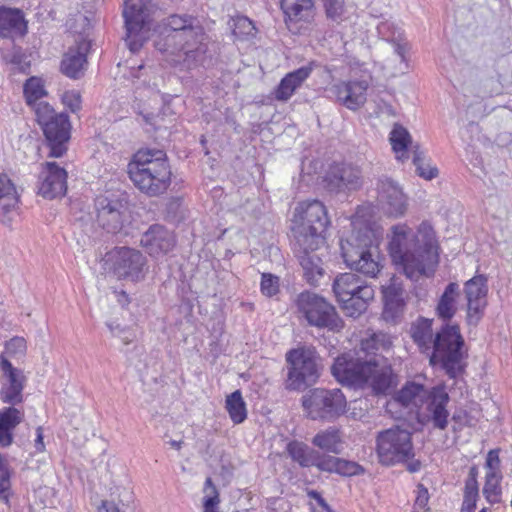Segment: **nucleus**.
<instances>
[{
    "label": "nucleus",
    "instance_id": "f257e3e1",
    "mask_svg": "<svg viewBox=\"0 0 512 512\" xmlns=\"http://www.w3.org/2000/svg\"><path fill=\"white\" fill-rule=\"evenodd\" d=\"M292 228V250L310 285H317L324 276L323 261L317 251L325 244V232L330 224L326 207L319 200L298 204Z\"/></svg>",
    "mask_w": 512,
    "mask_h": 512
},
{
    "label": "nucleus",
    "instance_id": "f03ea898",
    "mask_svg": "<svg viewBox=\"0 0 512 512\" xmlns=\"http://www.w3.org/2000/svg\"><path fill=\"white\" fill-rule=\"evenodd\" d=\"M389 254L411 281L433 276L439 262L433 227L423 221L415 233L406 224L392 226Z\"/></svg>",
    "mask_w": 512,
    "mask_h": 512
},
{
    "label": "nucleus",
    "instance_id": "7ed1b4c3",
    "mask_svg": "<svg viewBox=\"0 0 512 512\" xmlns=\"http://www.w3.org/2000/svg\"><path fill=\"white\" fill-rule=\"evenodd\" d=\"M331 373L340 383L368 387L377 396L387 395L397 386V375L388 358L355 364L347 363L344 358H336Z\"/></svg>",
    "mask_w": 512,
    "mask_h": 512
},
{
    "label": "nucleus",
    "instance_id": "20e7f679",
    "mask_svg": "<svg viewBox=\"0 0 512 512\" xmlns=\"http://www.w3.org/2000/svg\"><path fill=\"white\" fill-rule=\"evenodd\" d=\"M129 178L142 193L158 196L166 192L171 183V169L162 150L141 149L128 163Z\"/></svg>",
    "mask_w": 512,
    "mask_h": 512
},
{
    "label": "nucleus",
    "instance_id": "39448f33",
    "mask_svg": "<svg viewBox=\"0 0 512 512\" xmlns=\"http://www.w3.org/2000/svg\"><path fill=\"white\" fill-rule=\"evenodd\" d=\"M379 243V237L373 229L365 226L353 230L349 236L340 240L345 264L365 276L376 277L382 268Z\"/></svg>",
    "mask_w": 512,
    "mask_h": 512
},
{
    "label": "nucleus",
    "instance_id": "423d86ee",
    "mask_svg": "<svg viewBox=\"0 0 512 512\" xmlns=\"http://www.w3.org/2000/svg\"><path fill=\"white\" fill-rule=\"evenodd\" d=\"M465 341L457 324H443L433 340L429 363L439 366L450 379H456L464 372L466 357Z\"/></svg>",
    "mask_w": 512,
    "mask_h": 512
},
{
    "label": "nucleus",
    "instance_id": "0eeeda50",
    "mask_svg": "<svg viewBox=\"0 0 512 512\" xmlns=\"http://www.w3.org/2000/svg\"><path fill=\"white\" fill-rule=\"evenodd\" d=\"M195 19L188 14H172L162 21L160 33L164 35L165 42L156 43L161 52H183L184 61H200L199 56L203 51L200 47L190 49L191 41L198 35V29L194 25Z\"/></svg>",
    "mask_w": 512,
    "mask_h": 512
},
{
    "label": "nucleus",
    "instance_id": "6e6552de",
    "mask_svg": "<svg viewBox=\"0 0 512 512\" xmlns=\"http://www.w3.org/2000/svg\"><path fill=\"white\" fill-rule=\"evenodd\" d=\"M104 271L117 280L140 282L148 273L146 256L138 249L115 246L107 251L101 260Z\"/></svg>",
    "mask_w": 512,
    "mask_h": 512
},
{
    "label": "nucleus",
    "instance_id": "1a4fd4ad",
    "mask_svg": "<svg viewBox=\"0 0 512 512\" xmlns=\"http://www.w3.org/2000/svg\"><path fill=\"white\" fill-rule=\"evenodd\" d=\"M332 289L341 309L353 318L365 312L374 298L373 287L352 272L339 274L333 281Z\"/></svg>",
    "mask_w": 512,
    "mask_h": 512
},
{
    "label": "nucleus",
    "instance_id": "9d476101",
    "mask_svg": "<svg viewBox=\"0 0 512 512\" xmlns=\"http://www.w3.org/2000/svg\"><path fill=\"white\" fill-rule=\"evenodd\" d=\"M155 9L153 0H125V41L132 53H137L149 39Z\"/></svg>",
    "mask_w": 512,
    "mask_h": 512
},
{
    "label": "nucleus",
    "instance_id": "9b49d317",
    "mask_svg": "<svg viewBox=\"0 0 512 512\" xmlns=\"http://www.w3.org/2000/svg\"><path fill=\"white\" fill-rule=\"evenodd\" d=\"M35 117L49 148L48 156L62 157L68 150L67 144L71 137L69 116L64 112L57 113L51 105H42L38 107Z\"/></svg>",
    "mask_w": 512,
    "mask_h": 512
},
{
    "label": "nucleus",
    "instance_id": "f8f14e48",
    "mask_svg": "<svg viewBox=\"0 0 512 512\" xmlns=\"http://www.w3.org/2000/svg\"><path fill=\"white\" fill-rule=\"evenodd\" d=\"M298 311L307 320L308 324L320 329L339 332L344 322L338 315L335 307L324 297L310 292H301L295 301Z\"/></svg>",
    "mask_w": 512,
    "mask_h": 512
},
{
    "label": "nucleus",
    "instance_id": "ddd939ff",
    "mask_svg": "<svg viewBox=\"0 0 512 512\" xmlns=\"http://www.w3.org/2000/svg\"><path fill=\"white\" fill-rule=\"evenodd\" d=\"M302 405L312 420L330 422L346 412L347 401L338 388H315L303 396Z\"/></svg>",
    "mask_w": 512,
    "mask_h": 512
},
{
    "label": "nucleus",
    "instance_id": "4468645a",
    "mask_svg": "<svg viewBox=\"0 0 512 512\" xmlns=\"http://www.w3.org/2000/svg\"><path fill=\"white\" fill-rule=\"evenodd\" d=\"M315 351L306 348L292 349L286 354L289 365L286 388L301 391L313 385L319 378Z\"/></svg>",
    "mask_w": 512,
    "mask_h": 512
},
{
    "label": "nucleus",
    "instance_id": "2eb2a0df",
    "mask_svg": "<svg viewBox=\"0 0 512 512\" xmlns=\"http://www.w3.org/2000/svg\"><path fill=\"white\" fill-rule=\"evenodd\" d=\"M376 451L384 465L407 462L414 457L410 432L399 428L380 432L376 438Z\"/></svg>",
    "mask_w": 512,
    "mask_h": 512
},
{
    "label": "nucleus",
    "instance_id": "dca6fc26",
    "mask_svg": "<svg viewBox=\"0 0 512 512\" xmlns=\"http://www.w3.org/2000/svg\"><path fill=\"white\" fill-rule=\"evenodd\" d=\"M391 346L392 340L387 333L371 332L361 339L358 349L337 358H344L349 364L372 362L376 358H386L383 353L389 351Z\"/></svg>",
    "mask_w": 512,
    "mask_h": 512
},
{
    "label": "nucleus",
    "instance_id": "f3484780",
    "mask_svg": "<svg viewBox=\"0 0 512 512\" xmlns=\"http://www.w3.org/2000/svg\"><path fill=\"white\" fill-rule=\"evenodd\" d=\"M324 187L330 192L356 190L362 185L359 167L346 162L332 163L323 177Z\"/></svg>",
    "mask_w": 512,
    "mask_h": 512
},
{
    "label": "nucleus",
    "instance_id": "a211bd4d",
    "mask_svg": "<svg viewBox=\"0 0 512 512\" xmlns=\"http://www.w3.org/2000/svg\"><path fill=\"white\" fill-rule=\"evenodd\" d=\"M488 279L485 275L478 274L464 284V292L467 300V322L469 325H477L484 315L487 306Z\"/></svg>",
    "mask_w": 512,
    "mask_h": 512
},
{
    "label": "nucleus",
    "instance_id": "6ab92c4d",
    "mask_svg": "<svg viewBox=\"0 0 512 512\" xmlns=\"http://www.w3.org/2000/svg\"><path fill=\"white\" fill-rule=\"evenodd\" d=\"M96 220L108 233H117L122 229L126 203L119 198L98 196L95 199Z\"/></svg>",
    "mask_w": 512,
    "mask_h": 512
},
{
    "label": "nucleus",
    "instance_id": "aec40b11",
    "mask_svg": "<svg viewBox=\"0 0 512 512\" xmlns=\"http://www.w3.org/2000/svg\"><path fill=\"white\" fill-rule=\"evenodd\" d=\"M378 203L382 210L392 217L404 215L407 198L397 182L389 177H381L377 183Z\"/></svg>",
    "mask_w": 512,
    "mask_h": 512
},
{
    "label": "nucleus",
    "instance_id": "412c9836",
    "mask_svg": "<svg viewBox=\"0 0 512 512\" xmlns=\"http://www.w3.org/2000/svg\"><path fill=\"white\" fill-rule=\"evenodd\" d=\"M67 178V171L58 163L45 162L41 164L39 194L46 199L64 196L67 192Z\"/></svg>",
    "mask_w": 512,
    "mask_h": 512
},
{
    "label": "nucleus",
    "instance_id": "4be33fe9",
    "mask_svg": "<svg viewBox=\"0 0 512 512\" xmlns=\"http://www.w3.org/2000/svg\"><path fill=\"white\" fill-rule=\"evenodd\" d=\"M140 245L151 257H160L174 249L176 237L165 226L153 224L142 234Z\"/></svg>",
    "mask_w": 512,
    "mask_h": 512
},
{
    "label": "nucleus",
    "instance_id": "5701e85b",
    "mask_svg": "<svg viewBox=\"0 0 512 512\" xmlns=\"http://www.w3.org/2000/svg\"><path fill=\"white\" fill-rule=\"evenodd\" d=\"M0 368L5 382L0 390V400L8 405L16 406L23 402L24 377L21 370L15 368L5 357L1 358Z\"/></svg>",
    "mask_w": 512,
    "mask_h": 512
},
{
    "label": "nucleus",
    "instance_id": "b1692460",
    "mask_svg": "<svg viewBox=\"0 0 512 512\" xmlns=\"http://www.w3.org/2000/svg\"><path fill=\"white\" fill-rule=\"evenodd\" d=\"M368 83L364 80L339 81L329 91L337 101L349 110L355 111L366 102Z\"/></svg>",
    "mask_w": 512,
    "mask_h": 512
},
{
    "label": "nucleus",
    "instance_id": "393cba45",
    "mask_svg": "<svg viewBox=\"0 0 512 512\" xmlns=\"http://www.w3.org/2000/svg\"><path fill=\"white\" fill-rule=\"evenodd\" d=\"M91 49V42L85 38H81L76 45L70 47L63 55L60 70L70 79H80L84 75L87 65V54Z\"/></svg>",
    "mask_w": 512,
    "mask_h": 512
},
{
    "label": "nucleus",
    "instance_id": "a878e982",
    "mask_svg": "<svg viewBox=\"0 0 512 512\" xmlns=\"http://www.w3.org/2000/svg\"><path fill=\"white\" fill-rule=\"evenodd\" d=\"M449 400L450 396L444 385L434 386L430 390L426 409L430 414L434 428L439 430L447 428L449 417L447 405Z\"/></svg>",
    "mask_w": 512,
    "mask_h": 512
},
{
    "label": "nucleus",
    "instance_id": "bb28decb",
    "mask_svg": "<svg viewBox=\"0 0 512 512\" xmlns=\"http://www.w3.org/2000/svg\"><path fill=\"white\" fill-rule=\"evenodd\" d=\"M314 62L287 73L274 90V97L278 101H288L295 91L310 77Z\"/></svg>",
    "mask_w": 512,
    "mask_h": 512
},
{
    "label": "nucleus",
    "instance_id": "cd10ccee",
    "mask_svg": "<svg viewBox=\"0 0 512 512\" xmlns=\"http://www.w3.org/2000/svg\"><path fill=\"white\" fill-rule=\"evenodd\" d=\"M24 411L10 405L0 409V446L8 447L13 443L14 430L23 421Z\"/></svg>",
    "mask_w": 512,
    "mask_h": 512
},
{
    "label": "nucleus",
    "instance_id": "c85d7f7f",
    "mask_svg": "<svg viewBox=\"0 0 512 512\" xmlns=\"http://www.w3.org/2000/svg\"><path fill=\"white\" fill-rule=\"evenodd\" d=\"M460 289L456 282H450L444 289L436 305V315L443 322L448 323L457 312V298Z\"/></svg>",
    "mask_w": 512,
    "mask_h": 512
},
{
    "label": "nucleus",
    "instance_id": "c756f323",
    "mask_svg": "<svg viewBox=\"0 0 512 512\" xmlns=\"http://www.w3.org/2000/svg\"><path fill=\"white\" fill-rule=\"evenodd\" d=\"M286 21L309 22L314 17L313 0H281Z\"/></svg>",
    "mask_w": 512,
    "mask_h": 512
},
{
    "label": "nucleus",
    "instance_id": "7c9ffc66",
    "mask_svg": "<svg viewBox=\"0 0 512 512\" xmlns=\"http://www.w3.org/2000/svg\"><path fill=\"white\" fill-rule=\"evenodd\" d=\"M48 95L45 89L44 81L40 77L31 76L23 84V96L27 106L37 115L38 107L50 105L43 99Z\"/></svg>",
    "mask_w": 512,
    "mask_h": 512
},
{
    "label": "nucleus",
    "instance_id": "2f4dec72",
    "mask_svg": "<svg viewBox=\"0 0 512 512\" xmlns=\"http://www.w3.org/2000/svg\"><path fill=\"white\" fill-rule=\"evenodd\" d=\"M384 309L383 317L386 320H393L402 312L404 301L402 298V288L400 285L390 284L382 288Z\"/></svg>",
    "mask_w": 512,
    "mask_h": 512
},
{
    "label": "nucleus",
    "instance_id": "473e14b6",
    "mask_svg": "<svg viewBox=\"0 0 512 512\" xmlns=\"http://www.w3.org/2000/svg\"><path fill=\"white\" fill-rule=\"evenodd\" d=\"M341 443V433L336 427H328L325 430L319 431L312 439L314 446L325 452L334 454L341 452Z\"/></svg>",
    "mask_w": 512,
    "mask_h": 512
},
{
    "label": "nucleus",
    "instance_id": "72a5a7b5",
    "mask_svg": "<svg viewBox=\"0 0 512 512\" xmlns=\"http://www.w3.org/2000/svg\"><path fill=\"white\" fill-rule=\"evenodd\" d=\"M23 24V13L19 9L0 7V36H12Z\"/></svg>",
    "mask_w": 512,
    "mask_h": 512
},
{
    "label": "nucleus",
    "instance_id": "f704fd0d",
    "mask_svg": "<svg viewBox=\"0 0 512 512\" xmlns=\"http://www.w3.org/2000/svg\"><path fill=\"white\" fill-rule=\"evenodd\" d=\"M389 140L397 160L404 161L408 159L407 152L411 145V136L408 130L400 124H394L389 135Z\"/></svg>",
    "mask_w": 512,
    "mask_h": 512
},
{
    "label": "nucleus",
    "instance_id": "c9c22d12",
    "mask_svg": "<svg viewBox=\"0 0 512 512\" xmlns=\"http://www.w3.org/2000/svg\"><path fill=\"white\" fill-rule=\"evenodd\" d=\"M286 451L290 458L303 468L312 467L316 450L301 441L292 440L287 443Z\"/></svg>",
    "mask_w": 512,
    "mask_h": 512
},
{
    "label": "nucleus",
    "instance_id": "e433bc0d",
    "mask_svg": "<svg viewBox=\"0 0 512 512\" xmlns=\"http://www.w3.org/2000/svg\"><path fill=\"white\" fill-rule=\"evenodd\" d=\"M411 336L422 352L430 351L434 340L431 320L422 318L418 321L411 328Z\"/></svg>",
    "mask_w": 512,
    "mask_h": 512
},
{
    "label": "nucleus",
    "instance_id": "4c0bfd02",
    "mask_svg": "<svg viewBox=\"0 0 512 512\" xmlns=\"http://www.w3.org/2000/svg\"><path fill=\"white\" fill-rule=\"evenodd\" d=\"M19 202V195L16 187L6 174H0V210L8 213L13 210Z\"/></svg>",
    "mask_w": 512,
    "mask_h": 512
},
{
    "label": "nucleus",
    "instance_id": "58836bf2",
    "mask_svg": "<svg viewBox=\"0 0 512 512\" xmlns=\"http://www.w3.org/2000/svg\"><path fill=\"white\" fill-rule=\"evenodd\" d=\"M225 408L234 424H241L246 420L247 408L240 390H236L226 397Z\"/></svg>",
    "mask_w": 512,
    "mask_h": 512
},
{
    "label": "nucleus",
    "instance_id": "ea45409f",
    "mask_svg": "<svg viewBox=\"0 0 512 512\" xmlns=\"http://www.w3.org/2000/svg\"><path fill=\"white\" fill-rule=\"evenodd\" d=\"M413 159L412 162L416 167L417 174L425 179L432 180L438 175V169L436 166H433L430 160L426 157V154L423 150L420 149L419 145H415L412 147Z\"/></svg>",
    "mask_w": 512,
    "mask_h": 512
},
{
    "label": "nucleus",
    "instance_id": "a19ab883",
    "mask_svg": "<svg viewBox=\"0 0 512 512\" xmlns=\"http://www.w3.org/2000/svg\"><path fill=\"white\" fill-rule=\"evenodd\" d=\"M502 478V475L499 474L485 475L483 495L488 503L497 504L501 501Z\"/></svg>",
    "mask_w": 512,
    "mask_h": 512
},
{
    "label": "nucleus",
    "instance_id": "79ce46f5",
    "mask_svg": "<svg viewBox=\"0 0 512 512\" xmlns=\"http://www.w3.org/2000/svg\"><path fill=\"white\" fill-rule=\"evenodd\" d=\"M424 391V386L415 382H409L396 394L395 400L404 407L414 403L416 398Z\"/></svg>",
    "mask_w": 512,
    "mask_h": 512
},
{
    "label": "nucleus",
    "instance_id": "37998d69",
    "mask_svg": "<svg viewBox=\"0 0 512 512\" xmlns=\"http://www.w3.org/2000/svg\"><path fill=\"white\" fill-rule=\"evenodd\" d=\"M364 468L357 462L337 457L334 473L344 477L362 475Z\"/></svg>",
    "mask_w": 512,
    "mask_h": 512
},
{
    "label": "nucleus",
    "instance_id": "c03bdc74",
    "mask_svg": "<svg viewBox=\"0 0 512 512\" xmlns=\"http://www.w3.org/2000/svg\"><path fill=\"white\" fill-rule=\"evenodd\" d=\"M7 62L14 65L21 73H28L30 69V60L26 53L20 47H13L10 53L5 55Z\"/></svg>",
    "mask_w": 512,
    "mask_h": 512
},
{
    "label": "nucleus",
    "instance_id": "a18cd8bd",
    "mask_svg": "<svg viewBox=\"0 0 512 512\" xmlns=\"http://www.w3.org/2000/svg\"><path fill=\"white\" fill-rule=\"evenodd\" d=\"M260 291L266 297H273L280 292V279L271 273H262Z\"/></svg>",
    "mask_w": 512,
    "mask_h": 512
},
{
    "label": "nucleus",
    "instance_id": "49530a36",
    "mask_svg": "<svg viewBox=\"0 0 512 512\" xmlns=\"http://www.w3.org/2000/svg\"><path fill=\"white\" fill-rule=\"evenodd\" d=\"M256 28L252 20L246 16H238L234 20L233 34L239 38H248L254 36Z\"/></svg>",
    "mask_w": 512,
    "mask_h": 512
},
{
    "label": "nucleus",
    "instance_id": "de8ad7c7",
    "mask_svg": "<svg viewBox=\"0 0 512 512\" xmlns=\"http://www.w3.org/2000/svg\"><path fill=\"white\" fill-rule=\"evenodd\" d=\"M63 105L72 113H77L82 108V97L78 90H67L61 96Z\"/></svg>",
    "mask_w": 512,
    "mask_h": 512
},
{
    "label": "nucleus",
    "instance_id": "09e8293b",
    "mask_svg": "<svg viewBox=\"0 0 512 512\" xmlns=\"http://www.w3.org/2000/svg\"><path fill=\"white\" fill-rule=\"evenodd\" d=\"M328 19L340 21L344 13V0H322Z\"/></svg>",
    "mask_w": 512,
    "mask_h": 512
},
{
    "label": "nucleus",
    "instance_id": "8fccbe9b",
    "mask_svg": "<svg viewBox=\"0 0 512 512\" xmlns=\"http://www.w3.org/2000/svg\"><path fill=\"white\" fill-rule=\"evenodd\" d=\"M336 461L337 457L320 454L316 451L312 466L323 472L334 473Z\"/></svg>",
    "mask_w": 512,
    "mask_h": 512
},
{
    "label": "nucleus",
    "instance_id": "3c124183",
    "mask_svg": "<svg viewBox=\"0 0 512 512\" xmlns=\"http://www.w3.org/2000/svg\"><path fill=\"white\" fill-rule=\"evenodd\" d=\"M150 72L151 67L141 63L137 66H131L129 68L128 78L131 79L133 83H150Z\"/></svg>",
    "mask_w": 512,
    "mask_h": 512
},
{
    "label": "nucleus",
    "instance_id": "603ef678",
    "mask_svg": "<svg viewBox=\"0 0 512 512\" xmlns=\"http://www.w3.org/2000/svg\"><path fill=\"white\" fill-rule=\"evenodd\" d=\"M500 448L491 449L488 451L485 460V468L487 469L486 475L499 474L502 475L500 470Z\"/></svg>",
    "mask_w": 512,
    "mask_h": 512
},
{
    "label": "nucleus",
    "instance_id": "864d4df0",
    "mask_svg": "<svg viewBox=\"0 0 512 512\" xmlns=\"http://www.w3.org/2000/svg\"><path fill=\"white\" fill-rule=\"evenodd\" d=\"M429 501V492L428 489L423 484H418L417 486V496L414 502V512L418 509L424 510V512H429L430 509L427 507Z\"/></svg>",
    "mask_w": 512,
    "mask_h": 512
},
{
    "label": "nucleus",
    "instance_id": "5fc2aeb1",
    "mask_svg": "<svg viewBox=\"0 0 512 512\" xmlns=\"http://www.w3.org/2000/svg\"><path fill=\"white\" fill-rule=\"evenodd\" d=\"M204 497L203 498H210L213 499L214 502L220 503V494L216 487V485L213 483L211 477H207L204 483L203 487Z\"/></svg>",
    "mask_w": 512,
    "mask_h": 512
},
{
    "label": "nucleus",
    "instance_id": "6e6d98bb",
    "mask_svg": "<svg viewBox=\"0 0 512 512\" xmlns=\"http://www.w3.org/2000/svg\"><path fill=\"white\" fill-rule=\"evenodd\" d=\"M307 496L311 499H314L325 512H336L335 510L332 509V507L326 502V500L318 491L308 490Z\"/></svg>",
    "mask_w": 512,
    "mask_h": 512
},
{
    "label": "nucleus",
    "instance_id": "4d7b16f0",
    "mask_svg": "<svg viewBox=\"0 0 512 512\" xmlns=\"http://www.w3.org/2000/svg\"><path fill=\"white\" fill-rule=\"evenodd\" d=\"M479 496L464 495L462 503V512H474Z\"/></svg>",
    "mask_w": 512,
    "mask_h": 512
},
{
    "label": "nucleus",
    "instance_id": "13d9d810",
    "mask_svg": "<svg viewBox=\"0 0 512 512\" xmlns=\"http://www.w3.org/2000/svg\"><path fill=\"white\" fill-rule=\"evenodd\" d=\"M464 495L468 496H479V485L478 481L465 480Z\"/></svg>",
    "mask_w": 512,
    "mask_h": 512
},
{
    "label": "nucleus",
    "instance_id": "bf43d9fd",
    "mask_svg": "<svg viewBox=\"0 0 512 512\" xmlns=\"http://www.w3.org/2000/svg\"><path fill=\"white\" fill-rule=\"evenodd\" d=\"M409 49V44L407 41L399 40L394 42V51L401 58L402 61H405L406 52Z\"/></svg>",
    "mask_w": 512,
    "mask_h": 512
},
{
    "label": "nucleus",
    "instance_id": "052dcab7",
    "mask_svg": "<svg viewBox=\"0 0 512 512\" xmlns=\"http://www.w3.org/2000/svg\"><path fill=\"white\" fill-rule=\"evenodd\" d=\"M98 510L99 512H123L114 502L109 500H103Z\"/></svg>",
    "mask_w": 512,
    "mask_h": 512
},
{
    "label": "nucleus",
    "instance_id": "680f3d73",
    "mask_svg": "<svg viewBox=\"0 0 512 512\" xmlns=\"http://www.w3.org/2000/svg\"><path fill=\"white\" fill-rule=\"evenodd\" d=\"M219 504L213 499L203 498V512H219Z\"/></svg>",
    "mask_w": 512,
    "mask_h": 512
},
{
    "label": "nucleus",
    "instance_id": "e2e57ef3",
    "mask_svg": "<svg viewBox=\"0 0 512 512\" xmlns=\"http://www.w3.org/2000/svg\"><path fill=\"white\" fill-rule=\"evenodd\" d=\"M15 348L19 351H23L26 348L25 340L23 338H13L10 340V342L7 344V349Z\"/></svg>",
    "mask_w": 512,
    "mask_h": 512
},
{
    "label": "nucleus",
    "instance_id": "0e129e2a",
    "mask_svg": "<svg viewBox=\"0 0 512 512\" xmlns=\"http://www.w3.org/2000/svg\"><path fill=\"white\" fill-rule=\"evenodd\" d=\"M35 448L38 452H43L45 449L41 427H38L36 430Z\"/></svg>",
    "mask_w": 512,
    "mask_h": 512
},
{
    "label": "nucleus",
    "instance_id": "69168bd1",
    "mask_svg": "<svg viewBox=\"0 0 512 512\" xmlns=\"http://www.w3.org/2000/svg\"><path fill=\"white\" fill-rule=\"evenodd\" d=\"M117 302L120 306L126 307L130 302L129 295L125 291L117 292Z\"/></svg>",
    "mask_w": 512,
    "mask_h": 512
},
{
    "label": "nucleus",
    "instance_id": "338daca9",
    "mask_svg": "<svg viewBox=\"0 0 512 512\" xmlns=\"http://www.w3.org/2000/svg\"><path fill=\"white\" fill-rule=\"evenodd\" d=\"M421 468V462L419 460H412L407 464V470L411 473L418 472Z\"/></svg>",
    "mask_w": 512,
    "mask_h": 512
},
{
    "label": "nucleus",
    "instance_id": "774afa93",
    "mask_svg": "<svg viewBox=\"0 0 512 512\" xmlns=\"http://www.w3.org/2000/svg\"><path fill=\"white\" fill-rule=\"evenodd\" d=\"M478 475H479V470H478V467L476 465H472L469 469V473H468V477L466 480H469V481H478L477 478H478Z\"/></svg>",
    "mask_w": 512,
    "mask_h": 512
}]
</instances>
